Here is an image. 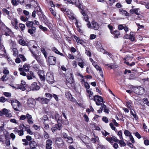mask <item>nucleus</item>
Here are the masks:
<instances>
[{
	"instance_id": "1",
	"label": "nucleus",
	"mask_w": 149,
	"mask_h": 149,
	"mask_svg": "<svg viewBox=\"0 0 149 149\" xmlns=\"http://www.w3.org/2000/svg\"><path fill=\"white\" fill-rule=\"evenodd\" d=\"M19 119L21 120H25L26 119L27 123L30 125L33 124V123L32 115L29 113H26V115H21Z\"/></svg>"
},
{
	"instance_id": "2",
	"label": "nucleus",
	"mask_w": 149,
	"mask_h": 149,
	"mask_svg": "<svg viewBox=\"0 0 149 149\" xmlns=\"http://www.w3.org/2000/svg\"><path fill=\"white\" fill-rule=\"evenodd\" d=\"M91 100H93L95 102L96 104L98 106L101 105V106L102 104H104L103 103L104 102L103 101L102 97L98 95L94 96L93 98H92Z\"/></svg>"
},
{
	"instance_id": "3",
	"label": "nucleus",
	"mask_w": 149,
	"mask_h": 149,
	"mask_svg": "<svg viewBox=\"0 0 149 149\" xmlns=\"http://www.w3.org/2000/svg\"><path fill=\"white\" fill-rule=\"evenodd\" d=\"M11 103L14 110L17 111H19V109L21 106L19 102L17 100H11Z\"/></svg>"
},
{
	"instance_id": "4",
	"label": "nucleus",
	"mask_w": 149,
	"mask_h": 149,
	"mask_svg": "<svg viewBox=\"0 0 149 149\" xmlns=\"http://www.w3.org/2000/svg\"><path fill=\"white\" fill-rule=\"evenodd\" d=\"M134 92L137 94L142 95L144 93L145 89L141 86H136L134 89Z\"/></svg>"
},
{
	"instance_id": "5",
	"label": "nucleus",
	"mask_w": 149,
	"mask_h": 149,
	"mask_svg": "<svg viewBox=\"0 0 149 149\" xmlns=\"http://www.w3.org/2000/svg\"><path fill=\"white\" fill-rule=\"evenodd\" d=\"M46 79L47 81L50 84H53L54 81L53 75L50 73L47 74Z\"/></svg>"
},
{
	"instance_id": "6",
	"label": "nucleus",
	"mask_w": 149,
	"mask_h": 149,
	"mask_svg": "<svg viewBox=\"0 0 149 149\" xmlns=\"http://www.w3.org/2000/svg\"><path fill=\"white\" fill-rule=\"evenodd\" d=\"M35 100L37 101L40 102L42 104H47L49 102V99H48L45 97H38L36 98Z\"/></svg>"
},
{
	"instance_id": "7",
	"label": "nucleus",
	"mask_w": 149,
	"mask_h": 149,
	"mask_svg": "<svg viewBox=\"0 0 149 149\" xmlns=\"http://www.w3.org/2000/svg\"><path fill=\"white\" fill-rule=\"evenodd\" d=\"M55 143L58 146L62 147L64 145V142L61 138H56Z\"/></svg>"
},
{
	"instance_id": "8",
	"label": "nucleus",
	"mask_w": 149,
	"mask_h": 149,
	"mask_svg": "<svg viewBox=\"0 0 149 149\" xmlns=\"http://www.w3.org/2000/svg\"><path fill=\"white\" fill-rule=\"evenodd\" d=\"M36 104L35 100L33 98H29L27 100V104L29 107H33Z\"/></svg>"
},
{
	"instance_id": "9",
	"label": "nucleus",
	"mask_w": 149,
	"mask_h": 149,
	"mask_svg": "<svg viewBox=\"0 0 149 149\" xmlns=\"http://www.w3.org/2000/svg\"><path fill=\"white\" fill-rule=\"evenodd\" d=\"M106 139L111 144H112L113 141L116 143L119 142V140L115 136H112V137H107L106 138Z\"/></svg>"
},
{
	"instance_id": "10",
	"label": "nucleus",
	"mask_w": 149,
	"mask_h": 149,
	"mask_svg": "<svg viewBox=\"0 0 149 149\" xmlns=\"http://www.w3.org/2000/svg\"><path fill=\"white\" fill-rule=\"evenodd\" d=\"M52 144L53 142L51 139H47L46 141V149H52Z\"/></svg>"
},
{
	"instance_id": "11",
	"label": "nucleus",
	"mask_w": 149,
	"mask_h": 149,
	"mask_svg": "<svg viewBox=\"0 0 149 149\" xmlns=\"http://www.w3.org/2000/svg\"><path fill=\"white\" fill-rule=\"evenodd\" d=\"M56 58L55 57L50 56L48 57V62L50 65H55L56 63Z\"/></svg>"
},
{
	"instance_id": "12",
	"label": "nucleus",
	"mask_w": 149,
	"mask_h": 149,
	"mask_svg": "<svg viewBox=\"0 0 149 149\" xmlns=\"http://www.w3.org/2000/svg\"><path fill=\"white\" fill-rule=\"evenodd\" d=\"M40 88V86L37 85L36 82H34L31 85L30 89L33 91H37L39 90Z\"/></svg>"
},
{
	"instance_id": "13",
	"label": "nucleus",
	"mask_w": 149,
	"mask_h": 149,
	"mask_svg": "<svg viewBox=\"0 0 149 149\" xmlns=\"http://www.w3.org/2000/svg\"><path fill=\"white\" fill-rule=\"evenodd\" d=\"M38 74L41 80L42 81H45V79L44 71L42 70H38Z\"/></svg>"
},
{
	"instance_id": "14",
	"label": "nucleus",
	"mask_w": 149,
	"mask_h": 149,
	"mask_svg": "<svg viewBox=\"0 0 149 149\" xmlns=\"http://www.w3.org/2000/svg\"><path fill=\"white\" fill-rule=\"evenodd\" d=\"M91 23L92 29L95 30H97L99 29V26L97 23L95 21H93Z\"/></svg>"
},
{
	"instance_id": "15",
	"label": "nucleus",
	"mask_w": 149,
	"mask_h": 149,
	"mask_svg": "<svg viewBox=\"0 0 149 149\" xmlns=\"http://www.w3.org/2000/svg\"><path fill=\"white\" fill-rule=\"evenodd\" d=\"M36 27L35 26H32L28 30V32L31 35L33 36V35L36 32Z\"/></svg>"
},
{
	"instance_id": "16",
	"label": "nucleus",
	"mask_w": 149,
	"mask_h": 149,
	"mask_svg": "<svg viewBox=\"0 0 149 149\" xmlns=\"http://www.w3.org/2000/svg\"><path fill=\"white\" fill-rule=\"evenodd\" d=\"M100 109H101V113L102 112L103 110L105 112L108 113L109 112V110L107 108L106 106L104 104H102Z\"/></svg>"
},
{
	"instance_id": "17",
	"label": "nucleus",
	"mask_w": 149,
	"mask_h": 149,
	"mask_svg": "<svg viewBox=\"0 0 149 149\" xmlns=\"http://www.w3.org/2000/svg\"><path fill=\"white\" fill-rule=\"evenodd\" d=\"M28 72L29 73L27 74L26 76L28 79H32L33 78L35 77V76L34 75V74L32 71H30Z\"/></svg>"
},
{
	"instance_id": "18",
	"label": "nucleus",
	"mask_w": 149,
	"mask_h": 149,
	"mask_svg": "<svg viewBox=\"0 0 149 149\" xmlns=\"http://www.w3.org/2000/svg\"><path fill=\"white\" fill-rule=\"evenodd\" d=\"M2 114L5 115L8 117H11V115L10 113H8V110L6 109H3L2 111Z\"/></svg>"
},
{
	"instance_id": "19",
	"label": "nucleus",
	"mask_w": 149,
	"mask_h": 149,
	"mask_svg": "<svg viewBox=\"0 0 149 149\" xmlns=\"http://www.w3.org/2000/svg\"><path fill=\"white\" fill-rule=\"evenodd\" d=\"M13 22H11V24L14 27V28L15 29H17L18 27L17 26V24L18 21L17 20L16 18H14L13 19Z\"/></svg>"
},
{
	"instance_id": "20",
	"label": "nucleus",
	"mask_w": 149,
	"mask_h": 149,
	"mask_svg": "<svg viewBox=\"0 0 149 149\" xmlns=\"http://www.w3.org/2000/svg\"><path fill=\"white\" fill-rule=\"evenodd\" d=\"M97 71H99V73L100 74V76L102 78L104 77V75L102 69L98 65H96V67L95 68Z\"/></svg>"
},
{
	"instance_id": "21",
	"label": "nucleus",
	"mask_w": 149,
	"mask_h": 149,
	"mask_svg": "<svg viewBox=\"0 0 149 149\" xmlns=\"http://www.w3.org/2000/svg\"><path fill=\"white\" fill-rule=\"evenodd\" d=\"M75 1V2L74 5H75L78 8L80 9H82V6L79 0H74Z\"/></svg>"
},
{
	"instance_id": "22",
	"label": "nucleus",
	"mask_w": 149,
	"mask_h": 149,
	"mask_svg": "<svg viewBox=\"0 0 149 149\" xmlns=\"http://www.w3.org/2000/svg\"><path fill=\"white\" fill-rule=\"evenodd\" d=\"M81 13L83 16L84 19L86 22H88V15L85 13L83 10L81 11Z\"/></svg>"
},
{
	"instance_id": "23",
	"label": "nucleus",
	"mask_w": 149,
	"mask_h": 149,
	"mask_svg": "<svg viewBox=\"0 0 149 149\" xmlns=\"http://www.w3.org/2000/svg\"><path fill=\"white\" fill-rule=\"evenodd\" d=\"M30 50L31 52L33 54V56L34 57L35 59L37 60V61L38 63H40L41 61V59H40V56L38 55H36L34 53H33L31 49Z\"/></svg>"
},
{
	"instance_id": "24",
	"label": "nucleus",
	"mask_w": 149,
	"mask_h": 149,
	"mask_svg": "<svg viewBox=\"0 0 149 149\" xmlns=\"http://www.w3.org/2000/svg\"><path fill=\"white\" fill-rule=\"evenodd\" d=\"M54 116L55 119L58 123V122H61V116L59 114L57 113H55Z\"/></svg>"
},
{
	"instance_id": "25",
	"label": "nucleus",
	"mask_w": 149,
	"mask_h": 149,
	"mask_svg": "<svg viewBox=\"0 0 149 149\" xmlns=\"http://www.w3.org/2000/svg\"><path fill=\"white\" fill-rule=\"evenodd\" d=\"M119 12L120 14L123 15H125L126 16H129V13L125 10L120 9L119 10Z\"/></svg>"
},
{
	"instance_id": "26",
	"label": "nucleus",
	"mask_w": 149,
	"mask_h": 149,
	"mask_svg": "<svg viewBox=\"0 0 149 149\" xmlns=\"http://www.w3.org/2000/svg\"><path fill=\"white\" fill-rule=\"evenodd\" d=\"M55 53L60 55L61 56H63V54L60 52L55 47H53L51 49Z\"/></svg>"
},
{
	"instance_id": "27",
	"label": "nucleus",
	"mask_w": 149,
	"mask_h": 149,
	"mask_svg": "<svg viewBox=\"0 0 149 149\" xmlns=\"http://www.w3.org/2000/svg\"><path fill=\"white\" fill-rule=\"evenodd\" d=\"M85 63L83 60L82 59H79L78 60V65L81 68H84Z\"/></svg>"
},
{
	"instance_id": "28",
	"label": "nucleus",
	"mask_w": 149,
	"mask_h": 149,
	"mask_svg": "<svg viewBox=\"0 0 149 149\" xmlns=\"http://www.w3.org/2000/svg\"><path fill=\"white\" fill-rule=\"evenodd\" d=\"M26 25L29 28H30L32 26H35L34 25H33V21H29L26 22Z\"/></svg>"
},
{
	"instance_id": "29",
	"label": "nucleus",
	"mask_w": 149,
	"mask_h": 149,
	"mask_svg": "<svg viewBox=\"0 0 149 149\" xmlns=\"http://www.w3.org/2000/svg\"><path fill=\"white\" fill-rule=\"evenodd\" d=\"M135 34L132 32H131L129 35V39L132 41L134 40L135 39Z\"/></svg>"
},
{
	"instance_id": "30",
	"label": "nucleus",
	"mask_w": 149,
	"mask_h": 149,
	"mask_svg": "<svg viewBox=\"0 0 149 149\" xmlns=\"http://www.w3.org/2000/svg\"><path fill=\"white\" fill-rule=\"evenodd\" d=\"M3 14L4 16H9L10 12L6 8H3L2 9Z\"/></svg>"
},
{
	"instance_id": "31",
	"label": "nucleus",
	"mask_w": 149,
	"mask_h": 149,
	"mask_svg": "<svg viewBox=\"0 0 149 149\" xmlns=\"http://www.w3.org/2000/svg\"><path fill=\"white\" fill-rule=\"evenodd\" d=\"M24 70L26 72L29 71L30 65L29 64H25L23 66Z\"/></svg>"
},
{
	"instance_id": "32",
	"label": "nucleus",
	"mask_w": 149,
	"mask_h": 149,
	"mask_svg": "<svg viewBox=\"0 0 149 149\" xmlns=\"http://www.w3.org/2000/svg\"><path fill=\"white\" fill-rule=\"evenodd\" d=\"M19 43L22 46L26 45L27 43L24 40L22 39H20L18 41Z\"/></svg>"
},
{
	"instance_id": "33",
	"label": "nucleus",
	"mask_w": 149,
	"mask_h": 149,
	"mask_svg": "<svg viewBox=\"0 0 149 149\" xmlns=\"http://www.w3.org/2000/svg\"><path fill=\"white\" fill-rule=\"evenodd\" d=\"M16 88L17 89H20L22 91H24L26 90L25 86L19 84L17 86Z\"/></svg>"
},
{
	"instance_id": "34",
	"label": "nucleus",
	"mask_w": 149,
	"mask_h": 149,
	"mask_svg": "<svg viewBox=\"0 0 149 149\" xmlns=\"http://www.w3.org/2000/svg\"><path fill=\"white\" fill-rule=\"evenodd\" d=\"M54 125L57 130H60L62 127V125L60 122Z\"/></svg>"
},
{
	"instance_id": "35",
	"label": "nucleus",
	"mask_w": 149,
	"mask_h": 149,
	"mask_svg": "<svg viewBox=\"0 0 149 149\" xmlns=\"http://www.w3.org/2000/svg\"><path fill=\"white\" fill-rule=\"evenodd\" d=\"M121 139L120 140H119V142H118L121 145V146H126V144L124 141L123 139Z\"/></svg>"
},
{
	"instance_id": "36",
	"label": "nucleus",
	"mask_w": 149,
	"mask_h": 149,
	"mask_svg": "<svg viewBox=\"0 0 149 149\" xmlns=\"http://www.w3.org/2000/svg\"><path fill=\"white\" fill-rule=\"evenodd\" d=\"M111 33L114 35L115 37L116 38H118L120 35V32L118 30H115L113 31H112V33Z\"/></svg>"
},
{
	"instance_id": "37",
	"label": "nucleus",
	"mask_w": 149,
	"mask_h": 149,
	"mask_svg": "<svg viewBox=\"0 0 149 149\" xmlns=\"http://www.w3.org/2000/svg\"><path fill=\"white\" fill-rule=\"evenodd\" d=\"M42 122L43 123L49 122L48 118L47 116L44 115L42 117Z\"/></svg>"
},
{
	"instance_id": "38",
	"label": "nucleus",
	"mask_w": 149,
	"mask_h": 149,
	"mask_svg": "<svg viewBox=\"0 0 149 149\" xmlns=\"http://www.w3.org/2000/svg\"><path fill=\"white\" fill-rule=\"evenodd\" d=\"M72 74H71V77L69 78H67L66 79L67 81L69 83L72 84L73 83L74 80L73 78L71 76Z\"/></svg>"
},
{
	"instance_id": "39",
	"label": "nucleus",
	"mask_w": 149,
	"mask_h": 149,
	"mask_svg": "<svg viewBox=\"0 0 149 149\" xmlns=\"http://www.w3.org/2000/svg\"><path fill=\"white\" fill-rule=\"evenodd\" d=\"M66 141L68 143H72L73 142V139L70 136H68L67 138Z\"/></svg>"
},
{
	"instance_id": "40",
	"label": "nucleus",
	"mask_w": 149,
	"mask_h": 149,
	"mask_svg": "<svg viewBox=\"0 0 149 149\" xmlns=\"http://www.w3.org/2000/svg\"><path fill=\"white\" fill-rule=\"evenodd\" d=\"M124 133L125 135L126 136H130L132 135L131 133L127 130H125L124 131Z\"/></svg>"
},
{
	"instance_id": "41",
	"label": "nucleus",
	"mask_w": 149,
	"mask_h": 149,
	"mask_svg": "<svg viewBox=\"0 0 149 149\" xmlns=\"http://www.w3.org/2000/svg\"><path fill=\"white\" fill-rule=\"evenodd\" d=\"M45 96L49 98V100L52 97V95L49 93H46L45 94Z\"/></svg>"
},
{
	"instance_id": "42",
	"label": "nucleus",
	"mask_w": 149,
	"mask_h": 149,
	"mask_svg": "<svg viewBox=\"0 0 149 149\" xmlns=\"http://www.w3.org/2000/svg\"><path fill=\"white\" fill-rule=\"evenodd\" d=\"M7 100H8L4 97L2 96L0 97V102H1L4 103Z\"/></svg>"
},
{
	"instance_id": "43",
	"label": "nucleus",
	"mask_w": 149,
	"mask_h": 149,
	"mask_svg": "<svg viewBox=\"0 0 149 149\" xmlns=\"http://www.w3.org/2000/svg\"><path fill=\"white\" fill-rule=\"evenodd\" d=\"M132 102L130 101H129L126 102V105L128 108L129 109H131L132 108Z\"/></svg>"
},
{
	"instance_id": "44",
	"label": "nucleus",
	"mask_w": 149,
	"mask_h": 149,
	"mask_svg": "<svg viewBox=\"0 0 149 149\" xmlns=\"http://www.w3.org/2000/svg\"><path fill=\"white\" fill-rule=\"evenodd\" d=\"M48 122L43 123L44 127L45 130H48L49 128V126L48 124Z\"/></svg>"
},
{
	"instance_id": "45",
	"label": "nucleus",
	"mask_w": 149,
	"mask_h": 149,
	"mask_svg": "<svg viewBox=\"0 0 149 149\" xmlns=\"http://www.w3.org/2000/svg\"><path fill=\"white\" fill-rule=\"evenodd\" d=\"M49 10L53 16H56V13L52 8H49Z\"/></svg>"
},
{
	"instance_id": "46",
	"label": "nucleus",
	"mask_w": 149,
	"mask_h": 149,
	"mask_svg": "<svg viewBox=\"0 0 149 149\" xmlns=\"http://www.w3.org/2000/svg\"><path fill=\"white\" fill-rule=\"evenodd\" d=\"M143 100L144 103L149 106V101L148 100V99L146 97L144 98H143Z\"/></svg>"
},
{
	"instance_id": "47",
	"label": "nucleus",
	"mask_w": 149,
	"mask_h": 149,
	"mask_svg": "<svg viewBox=\"0 0 149 149\" xmlns=\"http://www.w3.org/2000/svg\"><path fill=\"white\" fill-rule=\"evenodd\" d=\"M109 125L111 128L112 129V130H114L116 132H117V130L116 128V127L114 126L113 125L112 123H110L109 124Z\"/></svg>"
},
{
	"instance_id": "48",
	"label": "nucleus",
	"mask_w": 149,
	"mask_h": 149,
	"mask_svg": "<svg viewBox=\"0 0 149 149\" xmlns=\"http://www.w3.org/2000/svg\"><path fill=\"white\" fill-rule=\"evenodd\" d=\"M44 137L45 139H49L48 138H49V134L46 132H45L43 134Z\"/></svg>"
},
{
	"instance_id": "49",
	"label": "nucleus",
	"mask_w": 149,
	"mask_h": 149,
	"mask_svg": "<svg viewBox=\"0 0 149 149\" xmlns=\"http://www.w3.org/2000/svg\"><path fill=\"white\" fill-rule=\"evenodd\" d=\"M19 57L23 61H25L26 60V58H25V57L23 55L19 54Z\"/></svg>"
},
{
	"instance_id": "50",
	"label": "nucleus",
	"mask_w": 149,
	"mask_h": 149,
	"mask_svg": "<svg viewBox=\"0 0 149 149\" xmlns=\"http://www.w3.org/2000/svg\"><path fill=\"white\" fill-rule=\"evenodd\" d=\"M82 141L84 143L86 144V148L87 149H92V148L91 145H89L88 144H86L87 142L86 141Z\"/></svg>"
},
{
	"instance_id": "51",
	"label": "nucleus",
	"mask_w": 149,
	"mask_h": 149,
	"mask_svg": "<svg viewBox=\"0 0 149 149\" xmlns=\"http://www.w3.org/2000/svg\"><path fill=\"white\" fill-rule=\"evenodd\" d=\"M3 28L4 30L5 31V32L11 33V31L9 28L7 27L6 26Z\"/></svg>"
},
{
	"instance_id": "52",
	"label": "nucleus",
	"mask_w": 149,
	"mask_h": 149,
	"mask_svg": "<svg viewBox=\"0 0 149 149\" xmlns=\"http://www.w3.org/2000/svg\"><path fill=\"white\" fill-rule=\"evenodd\" d=\"M19 26L22 31H23L24 29L25 26L23 24L21 23L19 24Z\"/></svg>"
},
{
	"instance_id": "53",
	"label": "nucleus",
	"mask_w": 149,
	"mask_h": 149,
	"mask_svg": "<svg viewBox=\"0 0 149 149\" xmlns=\"http://www.w3.org/2000/svg\"><path fill=\"white\" fill-rule=\"evenodd\" d=\"M31 4H32L33 6L36 7L38 6L37 2L35 0H33L31 1Z\"/></svg>"
},
{
	"instance_id": "54",
	"label": "nucleus",
	"mask_w": 149,
	"mask_h": 149,
	"mask_svg": "<svg viewBox=\"0 0 149 149\" xmlns=\"http://www.w3.org/2000/svg\"><path fill=\"white\" fill-rule=\"evenodd\" d=\"M3 94L6 97H10L11 96V94L10 93L4 92Z\"/></svg>"
},
{
	"instance_id": "55",
	"label": "nucleus",
	"mask_w": 149,
	"mask_h": 149,
	"mask_svg": "<svg viewBox=\"0 0 149 149\" xmlns=\"http://www.w3.org/2000/svg\"><path fill=\"white\" fill-rule=\"evenodd\" d=\"M102 120L106 123H108L109 122L108 118L105 116L103 117L102 118Z\"/></svg>"
},
{
	"instance_id": "56",
	"label": "nucleus",
	"mask_w": 149,
	"mask_h": 149,
	"mask_svg": "<svg viewBox=\"0 0 149 149\" xmlns=\"http://www.w3.org/2000/svg\"><path fill=\"white\" fill-rule=\"evenodd\" d=\"M134 13L137 15H139L140 14V11H139V9L136 8L134 9Z\"/></svg>"
},
{
	"instance_id": "57",
	"label": "nucleus",
	"mask_w": 149,
	"mask_h": 149,
	"mask_svg": "<svg viewBox=\"0 0 149 149\" xmlns=\"http://www.w3.org/2000/svg\"><path fill=\"white\" fill-rule=\"evenodd\" d=\"M117 135L119 137L120 139H123L122 133L121 130L119 131L117 133Z\"/></svg>"
},
{
	"instance_id": "58",
	"label": "nucleus",
	"mask_w": 149,
	"mask_h": 149,
	"mask_svg": "<svg viewBox=\"0 0 149 149\" xmlns=\"http://www.w3.org/2000/svg\"><path fill=\"white\" fill-rule=\"evenodd\" d=\"M13 55L15 56L17 54V50L16 48H14L13 49Z\"/></svg>"
},
{
	"instance_id": "59",
	"label": "nucleus",
	"mask_w": 149,
	"mask_h": 149,
	"mask_svg": "<svg viewBox=\"0 0 149 149\" xmlns=\"http://www.w3.org/2000/svg\"><path fill=\"white\" fill-rule=\"evenodd\" d=\"M41 51L42 53L43 54L45 57L46 58L47 56V53L46 52L45 50L44 49H41Z\"/></svg>"
},
{
	"instance_id": "60",
	"label": "nucleus",
	"mask_w": 149,
	"mask_h": 149,
	"mask_svg": "<svg viewBox=\"0 0 149 149\" xmlns=\"http://www.w3.org/2000/svg\"><path fill=\"white\" fill-rule=\"evenodd\" d=\"M98 140L99 138L97 137H96L95 138H92L91 139V141L93 143H95L96 141H98Z\"/></svg>"
},
{
	"instance_id": "61",
	"label": "nucleus",
	"mask_w": 149,
	"mask_h": 149,
	"mask_svg": "<svg viewBox=\"0 0 149 149\" xmlns=\"http://www.w3.org/2000/svg\"><path fill=\"white\" fill-rule=\"evenodd\" d=\"M23 130H19L17 132L19 136H22L24 135V132H23Z\"/></svg>"
},
{
	"instance_id": "62",
	"label": "nucleus",
	"mask_w": 149,
	"mask_h": 149,
	"mask_svg": "<svg viewBox=\"0 0 149 149\" xmlns=\"http://www.w3.org/2000/svg\"><path fill=\"white\" fill-rule=\"evenodd\" d=\"M130 113L132 115L134 118H135L136 120H137L138 119V116L136 114V113H134L133 111H130Z\"/></svg>"
},
{
	"instance_id": "63",
	"label": "nucleus",
	"mask_w": 149,
	"mask_h": 149,
	"mask_svg": "<svg viewBox=\"0 0 149 149\" xmlns=\"http://www.w3.org/2000/svg\"><path fill=\"white\" fill-rule=\"evenodd\" d=\"M65 95L66 97L68 99H70L71 97H72V95L69 92H68L66 93Z\"/></svg>"
},
{
	"instance_id": "64",
	"label": "nucleus",
	"mask_w": 149,
	"mask_h": 149,
	"mask_svg": "<svg viewBox=\"0 0 149 149\" xmlns=\"http://www.w3.org/2000/svg\"><path fill=\"white\" fill-rule=\"evenodd\" d=\"M11 3L14 6H16L18 5L17 2L15 0H12Z\"/></svg>"
}]
</instances>
